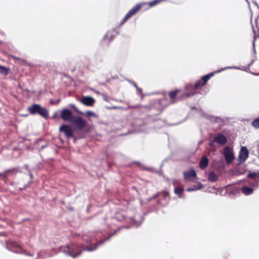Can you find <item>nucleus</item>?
Returning a JSON list of instances; mask_svg holds the SVG:
<instances>
[{
  "label": "nucleus",
  "instance_id": "nucleus-26",
  "mask_svg": "<svg viewBox=\"0 0 259 259\" xmlns=\"http://www.w3.org/2000/svg\"><path fill=\"white\" fill-rule=\"evenodd\" d=\"M188 91H190L189 92L186 93L183 95V97H185L187 98H189L192 96L197 94V92L194 90H187Z\"/></svg>",
  "mask_w": 259,
  "mask_h": 259
},
{
  "label": "nucleus",
  "instance_id": "nucleus-11",
  "mask_svg": "<svg viewBox=\"0 0 259 259\" xmlns=\"http://www.w3.org/2000/svg\"><path fill=\"white\" fill-rule=\"evenodd\" d=\"M214 141L221 145H224L227 143L226 137L221 133L217 134L214 137Z\"/></svg>",
  "mask_w": 259,
  "mask_h": 259
},
{
  "label": "nucleus",
  "instance_id": "nucleus-9",
  "mask_svg": "<svg viewBox=\"0 0 259 259\" xmlns=\"http://www.w3.org/2000/svg\"><path fill=\"white\" fill-rule=\"evenodd\" d=\"M74 116L71 111L68 108H63L60 111V117L64 121L70 122Z\"/></svg>",
  "mask_w": 259,
  "mask_h": 259
},
{
  "label": "nucleus",
  "instance_id": "nucleus-47",
  "mask_svg": "<svg viewBox=\"0 0 259 259\" xmlns=\"http://www.w3.org/2000/svg\"><path fill=\"white\" fill-rule=\"evenodd\" d=\"M47 146V145H43L40 147V150H42L46 148Z\"/></svg>",
  "mask_w": 259,
  "mask_h": 259
},
{
  "label": "nucleus",
  "instance_id": "nucleus-43",
  "mask_svg": "<svg viewBox=\"0 0 259 259\" xmlns=\"http://www.w3.org/2000/svg\"><path fill=\"white\" fill-rule=\"evenodd\" d=\"M135 88L137 89V90L139 92V93H138V94H142V89L139 88L138 85H137V87H135Z\"/></svg>",
  "mask_w": 259,
  "mask_h": 259
},
{
  "label": "nucleus",
  "instance_id": "nucleus-13",
  "mask_svg": "<svg viewBox=\"0 0 259 259\" xmlns=\"http://www.w3.org/2000/svg\"><path fill=\"white\" fill-rule=\"evenodd\" d=\"M201 115L204 118L208 119L212 122L217 123L219 122L220 120L222 122L224 121V120L220 117L209 115L207 114V113H205L203 112H202Z\"/></svg>",
  "mask_w": 259,
  "mask_h": 259
},
{
  "label": "nucleus",
  "instance_id": "nucleus-51",
  "mask_svg": "<svg viewBox=\"0 0 259 259\" xmlns=\"http://www.w3.org/2000/svg\"><path fill=\"white\" fill-rule=\"evenodd\" d=\"M24 189H25V188H24V187H22V188H19V190L20 191H22V190H24Z\"/></svg>",
  "mask_w": 259,
  "mask_h": 259
},
{
  "label": "nucleus",
  "instance_id": "nucleus-55",
  "mask_svg": "<svg viewBox=\"0 0 259 259\" xmlns=\"http://www.w3.org/2000/svg\"><path fill=\"white\" fill-rule=\"evenodd\" d=\"M40 255H41V252H38L37 253V256L39 257L40 256Z\"/></svg>",
  "mask_w": 259,
  "mask_h": 259
},
{
  "label": "nucleus",
  "instance_id": "nucleus-39",
  "mask_svg": "<svg viewBox=\"0 0 259 259\" xmlns=\"http://www.w3.org/2000/svg\"><path fill=\"white\" fill-rule=\"evenodd\" d=\"M60 101V99L57 100L55 101H54L53 100H51L50 103L52 105H55V104L59 103Z\"/></svg>",
  "mask_w": 259,
  "mask_h": 259
},
{
  "label": "nucleus",
  "instance_id": "nucleus-19",
  "mask_svg": "<svg viewBox=\"0 0 259 259\" xmlns=\"http://www.w3.org/2000/svg\"><path fill=\"white\" fill-rule=\"evenodd\" d=\"M115 35L111 32H107L103 37L104 41H108V43L111 42L114 38Z\"/></svg>",
  "mask_w": 259,
  "mask_h": 259
},
{
  "label": "nucleus",
  "instance_id": "nucleus-41",
  "mask_svg": "<svg viewBox=\"0 0 259 259\" xmlns=\"http://www.w3.org/2000/svg\"><path fill=\"white\" fill-rule=\"evenodd\" d=\"M255 39H256V36L254 34V37H253V42H252V46H253V51L254 52L255 51Z\"/></svg>",
  "mask_w": 259,
  "mask_h": 259
},
{
  "label": "nucleus",
  "instance_id": "nucleus-33",
  "mask_svg": "<svg viewBox=\"0 0 259 259\" xmlns=\"http://www.w3.org/2000/svg\"><path fill=\"white\" fill-rule=\"evenodd\" d=\"M160 194L162 195V197L164 199H165L167 197L169 196L168 193L166 191H162Z\"/></svg>",
  "mask_w": 259,
  "mask_h": 259
},
{
  "label": "nucleus",
  "instance_id": "nucleus-20",
  "mask_svg": "<svg viewBox=\"0 0 259 259\" xmlns=\"http://www.w3.org/2000/svg\"><path fill=\"white\" fill-rule=\"evenodd\" d=\"M208 179L211 182H215L218 180V176L214 171H211L208 176Z\"/></svg>",
  "mask_w": 259,
  "mask_h": 259
},
{
  "label": "nucleus",
  "instance_id": "nucleus-12",
  "mask_svg": "<svg viewBox=\"0 0 259 259\" xmlns=\"http://www.w3.org/2000/svg\"><path fill=\"white\" fill-rule=\"evenodd\" d=\"M204 85H202V81L200 79L199 80H197L194 84L192 83H190L187 84H186L185 86V90H194L195 91L197 90L199 88L204 86Z\"/></svg>",
  "mask_w": 259,
  "mask_h": 259
},
{
  "label": "nucleus",
  "instance_id": "nucleus-37",
  "mask_svg": "<svg viewBox=\"0 0 259 259\" xmlns=\"http://www.w3.org/2000/svg\"><path fill=\"white\" fill-rule=\"evenodd\" d=\"M249 184H250V186L253 187H258V182L256 181H254V182L250 183Z\"/></svg>",
  "mask_w": 259,
  "mask_h": 259
},
{
  "label": "nucleus",
  "instance_id": "nucleus-58",
  "mask_svg": "<svg viewBox=\"0 0 259 259\" xmlns=\"http://www.w3.org/2000/svg\"><path fill=\"white\" fill-rule=\"evenodd\" d=\"M255 5L256 6H257V7H258V5H257V4L256 3H255Z\"/></svg>",
  "mask_w": 259,
  "mask_h": 259
},
{
  "label": "nucleus",
  "instance_id": "nucleus-53",
  "mask_svg": "<svg viewBox=\"0 0 259 259\" xmlns=\"http://www.w3.org/2000/svg\"><path fill=\"white\" fill-rule=\"evenodd\" d=\"M124 217H123V216H122L121 218H120V219L119 218V219H118V220H119V221H122V220H123V219H124Z\"/></svg>",
  "mask_w": 259,
  "mask_h": 259
},
{
  "label": "nucleus",
  "instance_id": "nucleus-52",
  "mask_svg": "<svg viewBox=\"0 0 259 259\" xmlns=\"http://www.w3.org/2000/svg\"><path fill=\"white\" fill-rule=\"evenodd\" d=\"M29 176H30V178H31V179H32V178H33V175H32V174L31 172H29Z\"/></svg>",
  "mask_w": 259,
  "mask_h": 259
},
{
  "label": "nucleus",
  "instance_id": "nucleus-1",
  "mask_svg": "<svg viewBox=\"0 0 259 259\" xmlns=\"http://www.w3.org/2000/svg\"><path fill=\"white\" fill-rule=\"evenodd\" d=\"M119 230V229L115 230L114 232L108 237L96 242L93 246H84L82 244L71 246L66 245L65 246H60L59 248V251L62 252L66 255L70 256L72 258H76L79 256L83 251L91 252L95 250L99 246L103 244L106 241H108L110 237L115 234Z\"/></svg>",
  "mask_w": 259,
  "mask_h": 259
},
{
  "label": "nucleus",
  "instance_id": "nucleus-29",
  "mask_svg": "<svg viewBox=\"0 0 259 259\" xmlns=\"http://www.w3.org/2000/svg\"><path fill=\"white\" fill-rule=\"evenodd\" d=\"M166 0H153V1L150 2L149 3V6L150 7H152L160 2L166 1Z\"/></svg>",
  "mask_w": 259,
  "mask_h": 259
},
{
  "label": "nucleus",
  "instance_id": "nucleus-46",
  "mask_svg": "<svg viewBox=\"0 0 259 259\" xmlns=\"http://www.w3.org/2000/svg\"><path fill=\"white\" fill-rule=\"evenodd\" d=\"M254 62V60H252L251 62L248 64V67H249Z\"/></svg>",
  "mask_w": 259,
  "mask_h": 259
},
{
  "label": "nucleus",
  "instance_id": "nucleus-40",
  "mask_svg": "<svg viewBox=\"0 0 259 259\" xmlns=\"http://www.w3.org/2000/svg\"><path fill=\"white\" fill-rule=\"evenodd\" d=\"M203 188V185L200 182H198L197 184V190L201 189Z\"/></svg>",
  "mask_w": 259,
  "mask_h": 259
},
{
  "label": "nucleus",
  "instance_id": "nucleus-21",
  "mask_svg": "<svg viewBox=\"0 0 259 259\" xmlns=\"http://www.w3.org/2000/svg\"><path fill=\"white\" fill-rule=\"evenodd\" d=\"M184 191V189L181 187H176L174 189L175 194L178 195V197L180 198H183V197L182 196V193H183Z\"/></svg>",
  "mask_w": 259,
  "mask_h": 259
},
{
  "label": "nucleus",
  "instance_id": "nucleus-56",
  "mask_svg": "<svg viewBox=\"0 0 259 259\" xmlns=\"http://www.w3.org/2000/svg\"><path fill=\"white\" fill-rule=\"evenodd\" d=\"M191 108L192 109H195L196 108L195 107V106H191Z\"/></svg>",
  "mask_w": 259,
  "mask_h": 259
},
{
  "label": "nucleus",
  "instance_id": "nucleus-24",
  "mask_svg": "<svg viewBox=\"0 0 259 259\" xmlns=\"http://www.w3.org/2000/svg\"><path fill=\"white\" fill-rule=\"evenodd\" d=\"M9 71V68L5 67L4 66H2L0 65V73L7 75L8 74V72Z\"/></svg>",
  "mask_w": 259,
  "mask_h": 259
},
{
  "label": "nucleus",
  "instance_id": "nucleus-60",
  "mask_svg": "<svg viewBox=\"0 0 259 259\" xmlns=\"http://www.w3.org/2000/svg\"><path fill=\"white\" fill-rule=\"evenodd\" d=\"M137 163L138 164H140V162H137Z\"/></svg>",
  "mask_w": 259,
  "mask_h": 259
},
{
  "label": "nucleus",
  "instance_id": "nucleus-10",
  "mask_svg": "<svg viewBox=\"0 0 259 259\" xmlns=\"http://www.w3.org/2000/svg\"><path fill=\"white\" fill-rule=\"evenodd\" d=\"M78 101L86 106L92 107L94 105L95 100L89 96H83L81 98L78 99Z\"/></svg>",
  "mask_w": 259,
  "mask_h": 259
},
{
  "label": "nucleus",
  "instance_id": "nucleus-5",
  "mask_svg": "<svg viewBox=\"0 0 259 259\" xmlns=\"http://www.w3.org/2000/svg\"><path fill=\"white\" fill-rule=\"evenodd\" d=\"M222 154L228 165L231 164L235 158L233 148L229 146H226L223 149Z\"/></svg>",
  "mask_w": 259,
  "mask_h": 259
},
{
  "label": "nucleus",
  "instance_id": "nucleus-54",
  "mask_svg": "<svg viewBox=\"0 0 259 259\" xmlns=\"http://www.w3.org/2000/svg\"><path fill=\"white\" fill-rule=\"evenodd\" d=\"M147 169L149 171H152L153 168H147Z\"/></svg>",
  "mask_w": 259,
  "mask_h": 259
},
{
  "label": "nucleus",
  "instance_id": "nucleus-7",
  "mask_svg": "<svg viewBox=\"0 0 259 259\" xmlns=\"http://www.w3.org/2000/svg\"><path fill=\"white\" fill-rule=\"evenodd\" d=\"M249 156V151L246 146H241L238 157V164L244 163Z\"/></svg>",
  "mask_w": 259,
  "mask_h": 259
},
{
  "label": "nucleus",
  "instance_id": "nucleus-61",
  "mask_svg": "<svg viewBox=\"0 0 259 259\" xmlns=\"http://www.w3.org/2000/svg\"><path fill=\"white\" fill-rule=\"evenodd\" d=\"M38 257L37 256V258H35V259H38Z\"/></svg>",
  "mask_w": 259,
  "mask_h": 259
},
{
  "label": "nucleus",
  "instance_id": "nucleus-3",
  "mask_svg": "<svg viewBox=\"0 0 259 259\" xmlns=\"http://www.w3.org/2000/svg\"><path fill=\"white\" fill-rule=\"evenodd\" d=\"M7 248L14 253L24 254L27 256H32V254L28 253L26 250L23 249L22 247L15 241H8L6 242Z\"/></svg>",
  "mask_w": 259,
  "mask_h": 259
},
{
  "label": "nucleus",
  "instance_id": "nucleus-28",
  "mask_svg": "<svg viewBox=\"0 0 259 259\" xmlns=\"http://www.w3.org/2000/svg\"><path fill=\"white\" fill-rule=\"evenodd\" d=\"M69 107L72 108V109H73L75 111L79 114H81V115H84V113L80 111L76 106L74 104H70L69 105Z\"/></svg>",
  "mask_w": 259,
  "mask_h": 259
},
{
  "label": "nucleus",
  "instance_id": "nucleus-48",
  "mask_svg": "<svg viewBox=\"0 0 259 259\" xmlns=\"http://www.w3.org/2000/svg\"><path fill=\"white\" fill-rule=\"evenodd\" d=\"M30 183V182H28L27 184L25 185V186H24L25 189L29 186Z\"/></svg>",
  "mask_w": 259,
  "mask_h": 259
},
{
  "label": "nucleus",
  "instance_id": "nucleus-59",
  "mask_svg": "<svg viewBox=\"0 0 259 259\" xmlns=\"http://www.w3.org/2000/svg\"><path fill=\"white\" fill-rule=\"evenodd\" d=\"M257 147L259 148V144H257Z\"/></svg>",
  "mask_w": 259,
  "mask_h": 259
},
{
  "label": "nucleus",
  "instance_id": "nucleus-4",
  "mask_svg": "<svg viewBox=\"0 0 259 259\" xmlns=\"http://www.w3.org/2000/svg\"><path fill=\"white\" fill-rule=\"evenodd\" d=\"M70 123L78 131L83 130L87 125L88 123L81 116H74Z\"/></svg>",
  "mask_w": 259,
  "mask_h": 259
},
{
  "label": "nucleus",
  "instance_id": "nucleus-49",
  "mask_svg": "<svg viewBox=\"0 0 259 259\" xmlns=\"http://www.w3.org/2000/svg\"><path fill=\"white\" fill-rule=\"evenodd\" d=\"M24 167L26 169H27V170L29 171V169H28V165L26 164L24 165Z\"/></svg>",
  "mask_w": 259,
  "mask_h": 259
},
{
  "label": "nucleus",
  "instance_id": "nucleus-30",
  "mask_svg": "<svg viewBox=\"0 0 259 259\" xmlns=\"http://www.w3.org/2000/svg\"><path fill=\"white\" fill-rule=\"evenodd\" d=\"M84 115H86L88 117H90V116H93V117H98V115L97 114H96L95 112H93V111H87L85 113H84Z\"/></svg>",
  "mask_w": 259,
  "mask_h": 259
},
{
  "label": "nucleus",
  "instance_id": "nucleus-14",
  "mask_svg": "<svg viewBox=\"0 0 259 259\" xmlns=\"http://www.w3.org/2000/svg\"><path fill=\"white\" fill-rule=\"evenodd\" d=\"M184 179L185 180H189L192 178L196 177L197 174L194 168H191L189 170L183 172Z\"/></svg>",
  "mask_w": 259,
  "mask_h": 259
},
{
  "label": "nucleus",
  "instance_id": "nucleus-6",
  "mask_svg": "<svg viewBox=\"0 0 259 259\" xmlns=\"http://www.w3.org/2000/svg\"><path fill=\"white\" fill-rule=\"evenodd\" d=\"M228 69H240V68L239 67L236 66L226 67L224 68H222L221 69L216 70L214 72L209 73L205 75H203L201 76L200 78V79L202 81V85H205L208 80L210 79V78L213 76L214 74L219 73L222 71H224Z\"/></svg>",
  "mask_w": 259,
  "mask_h": 259
},
{
  "label": "nucleus",
  "instance_id": "nucleus-42",
  "mask_svg": "<svg viewBox=\"0 0 259 259\" xmlns=\"http://www.w3.org/2000/svg\"><path fill=\"white\" fill-rule=\"evenodd\" d=\"M215 142V141H214V139L213 140H211L209 142V145L211 147H214V143Z\"/></svg>",
  "mask_w": 259,
  "mask_h": 259
},
{
  "label": "nucleus",
  "instance_id": "nucleus-23",
  "mask_svg": "<svg viewBox=\"0 0 259 259\" xmlns=\"http://www.w3.org/2000/svg\"><path fill=\"white\" fill-rule=\"evenodd\" d=\"M12 58H13V59L17 63L19 64H24L26 63V60L23 59H21V58H20L18 57H16L15 56H13L12 55L11 56Z\"/></svg>",
  "mask_w": 259,
  "mask_h": 259
},
{
  "label": "nucleus",
  "instance_id": "nucleus-27",
  "mask_svg": "<svg viewBox=\"0 0 259 259\" xmlns=\"http://www.w3.org/2000/svg\"><path fill=\"white\" fill-rule=\"evenodd\" d=\"M179 92V90H175L170 91L169 93V96L171 100L174 99L177 95L178 93Z\"/></svg>",
  "mask_w": 259,
  "mask_h": 259
},
{
  "label": "nucleus",
  "instance_id": "nucleus-57",
  "mask_svg": "<svg viewBox=\"0 0 259 259\" xmlns=\"http://www.w3.org/2000/svg\"><path fill=\"white\" fill-rule=\"evenodd\" d=\"M252 28H253V33H255V30L253 28V27L252 26Z\"/></svg>",
  "mask_w": 259,
  "mask_h": 259
},
{
  "label": "nucleus",
  "instance_id": "nucleus-50",
  "mask_svg": "<svg viewBox=\"0 0 259 259\" xmlns=\"http://www.w3.org/2000/svg\"><path fill=\"white\" fill-rule=\"evenodd\" d=\"M158 194H159V193H157V194H155V195L152 197V199H153V198H156V197L158 196Z\"/></svg>",
  "mask_w": 259,
  "mask_h": 259
},
{
  "label": "nucleus",
  "instance_id": "nucleus-8",
  "mask_svg": "<svg viewBox=\"0 0 259 259\" xmlns=\"http://www.w3.org/2000/svg\"><path fill=\"white\" fill-rule=\"evenodd\" d=\"M61 133H64L66 137L68 139L73 137V130L70 124H63L59 129Z\"/></svg>",
  "mask_w": 259,
  "mask_h": 259
},
{
  "label": "nucleus",
  "instance_id": "nucleus-15",
  "mask_svg": "<svg viewBox=\"0 0 259 259\" xmlns=\"http://www.w3.org/2000/svg\"><path fill=\"white\" fill-rule=\"evenodd\" d=\"M143 5L139 3L134 6L126 14V15L130 18L132 16L135 15L138 11L142 8Z\"/></svg>",
  "mask_w": 259,
  "mask_h": 259
},
{
  "label": "nucleus",
  "instance_id": "nucleus-18",
  "mask_svg": "<svg viewBox=\"0 0 259 259\" xmlns=\"http://www.w3.org/2000/svg\"><path fill=\"white\" fill-rule=\"evenodd\" d=\"M247 177L259 182V172H250L247 174Z\"/></svg>",
  "mask_w": 259,
  "mask_h": 259
},
{
  "label": "nucleus",
  "instance_id": "nucleus-25",
  "mask_svg": "<svg viewBox=\"0 0 259 259\" xmlns=\"http://www.w3.org/2000/svg\"><path fill=\"white\" fill-rule=\"evenodd\" d=\"M14 168L13 169H8L7 170H5L3 172H0V177H2L4 178H6L8 175L14 170Z\"/></svg>",
  "mask_w": 259,
  "mask_h": 259
},
{
  "label": "nucleus",
  "instance_id": "nucleus-36",
  "mask_svg": "<svg viewBox=\"0 0 259 259\" xmlns=\"http://www.w3.org/2000/svg\"><path fill=\"white\" fill-rule=\"evenodd\" d=\"M52 118H61L60 117V115L59 114V112L58 111H56L54 113Z\"/></svg>",
  "mask_w": 259,
  "mask_h": 259
},
{
  "label": "nucleus",
  "instance_id": "nucleus-22",
  "mask_svg": "<svg viewBox=\"0 0 259 259\" xmlns=\"http://www.w3.org/2000/svg\"><path fill=\"white\" fill-rule=\"evenodd\" d=\"M139 219H140V220L139 221H138L137 220V216L136 215H135V218H134L133 219V221L134 223V224L135 225V226H136V227H138L141 224V223H142V222L143 221L144 219V217L143 215H139Z\"/></svg>",
  "mask_w": 259,
  "mask_h": 259
},
{
  "label": "nucleus",
  "instance_id": "nucleus-45",
  "mask_svg": "<svg viewBox=\"0 0 259 259\" xmlns=\"http://www.w3.org/2000/svg\"><path fill=\"white\" fill-rule=\"evenodd\" d=\"M121 108H122L121 107L114 106V107H112L109 108L116 109H121Z\"/></svg>",
  "mask_w": 259,
  "mask_h": 259
},
{
  "label": "nucleus",
  "instance_id": "nucleus-32",
  "mask_svg": "<svg viewBox=\"0 0 259 259\" xmlns=\"http://www.w3.org/2000/svg\"><path fill=\"white\" fill-rule=\"evenodd\" d=\"M197 190V185H193L191 188H188L186 189V191L187 192H192V191H195Z\"/></svg>",
  "mask_w": 259,
  "mask_h": 259
},
{
  "label": "nucleus",
  "instance_id": "nucleus-16",
  "mask_svg": "<svg viewBox=\"0 0 259 259\" xmlns=\"http://www.w3.org/2000/svg\"><path fill=\"white\" fill-rule=\"evenodd\" d=\"M208 159L204 156L202 157L199 162V166L201 169H204L206 168L208 164Z\"/></svg>",
  "mask_w": 259,
  "mask_h": 259
},
{
  "label": "nucleus",
  "instance_id": "nucleus-44",
  "mask_svg": "<svg viewBox=\"0 0 259 259\" xmlns=\"http://www.w3.org/2000/svg\"><path fill=\"white\" fill-rule=\"evenodd\" d=\"M186 118H185L183 120L181 121H180V122H177V123H174V124H172V125H178V124H180V123H182L183 122H184V121H185V120H186Z\"/></svg>",
  "mask_w": 259,
  "mask_h": 259
},
{
  "label": "nucleus",
  "instance_id": "nucleus-34",
  "mask_svg": "<svg viewBox=\"0 0 259 259\" xmlns=\"http://www.w3.org/2000/svg\"><path fill=\"white\" fill-rule=\"evenodd\" d=\"M129 17L126 14L120 22V25L123 24L128 19Z\"/></svg>",
  "mask_w": 259,
  "mask_h": 259
},
{
  "label": "nucleus",
  "instance_id": "nucleus-2",
  "mask_svg": "<svg viewBox=\"0 0 259 259\" xmlns=\"http://www.w3.org/2000/svg\"><path fill=\"white\" fill-rule=\"evenodd\" d=\"M28 111L31 115H39L45 119L49 117V110L38 104H33L28 107Z\"/></svg>",
  "mask_w": 259,
  "mask_h": 259
},
{
  "label": "nucleus",
  "instance_id": "nucleus-35",
  "mask_svg": "<svg viewBox=\"0 0 259 259\" xmlns=\"http://www.w3.org/2000/svg\"><path fill=\"white\" fill-rule=\"evenodd\" d=\"M129 17L126 14L120 22V25L123 24L128 19Z\"/></svg>",
  "mask_w": 259,
  "mask_h": 259
},
{
  "label": "nucleus",
  "instance_id": "nucleus-38",
  "mask_svg": "<svg viewBox=\"0 0 259 259\" xmlns=\"http://www.w3.org/2000/svg\"><path fill=\"white\" fill-rule=\"evenodd\" d=\"M126 80L127 81L132 85H133L134 87H137V85L134 81L129 79H126Z\"/></svg>",
  "mask_w": 259,
  "mask_h": 259
},
{
  "label": "nucleus",
  "instance_id": "nucleus-17",
  "mask_svg": "<svg viewBox=\"0 0 259 259\" xmlns=\"http://www.w3.org/2000/svg\"><path fill=\"white\" fill-rule=\"evenodd\" d=\"M241 191L244 195L247 196L250 195L253 193V189L251 187L244 185L241 187Z\"/></svg>",
  "mask_w": 259,
  "mask_h": 259
},
{
  "label": "nucleus",
  "instance_id": "nucleus-31",
  "mask_svg": "<svg viewBox=\"0 0 259 259\" xmlns=\"http://www.w3.org/2000/svg\"><path fill=\"white\" fill-rule=\"evenodd\" d=\"M252 125L256 128H259V117L254 119L252 122Z\"/></svg>",
  "mask_w": 259,
  "mask_h": 259
}]
</instances>
